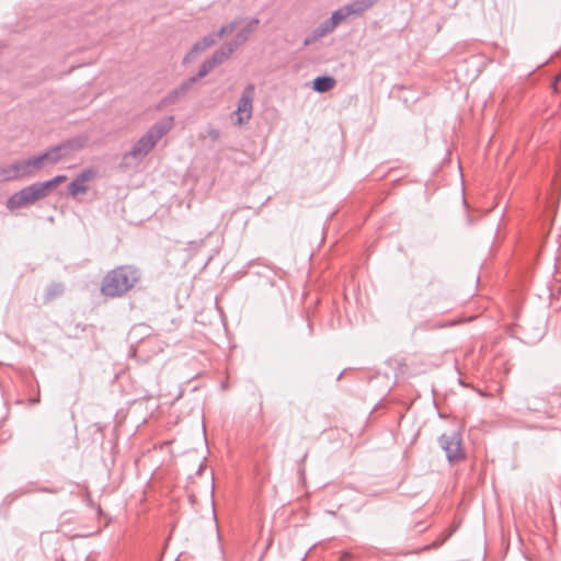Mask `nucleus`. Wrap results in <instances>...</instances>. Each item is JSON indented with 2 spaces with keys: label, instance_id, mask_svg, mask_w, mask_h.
<instances>
[{
  "label": "nucleus",
  "instance_id": "nucleus-16",
  "mask_svg": "<svg viewBox=\"0 0 561 561\" xmlns=\"http://www.w3.org/2000/svg\"><path fill=\"white\" fill-rule=\"evenodd\" d=\"M24 164L26 167V170H27L30 176L33 175L37 170H41L42 168H44L41 162V158L38 156L32 157L28 159H24Z\"/></svg>",
  "mask_w": 561,
  "mask_h": 561
},
{
  "label": "nucleus",
  "instance_id": "nucleus-8",
  "mask_svg": "<svg viewBox=\"0 0 561 561\" xmlns=\"http://www.w3.org/2000/svg\"><path fill=\"white\" fill-rule=\"evenodd\" d=\"M94 176V171L87 169L82 171L73 181L68 185V192L71 195L83 194L88 191L84 183Z\"/></svg>",
  "mask_w": 561,
  "mask_h": 561
},
{
  "label": "nucleus",
  "instance_id": "nucleus-18",
  "mask_svg": "<svg viewBox=\"0 0 561 561\" xmlns=\"http://www.w3.org/2000/svg\"><path fill=\"white\" fill-rule=\"evenodd\" d=\"M239 23H240V20L236 19V20L231 21L230 23L222 25L218 30V32L214 33L216 35V41L218 38H221L226 34H229V33L233 32L236 30V27L239 25Z\"/></svg>",
  "mask_w": 561,
  "mask_h": 561
},
{
  "label": "nucleus",
  "instance_id": "nucleus-5",
  "mask_svg": "<svg viewBox=\"0 0 561 561\" xmlns=\"http://www.w3.org/2000/svg\"><path fill=\"white\" fill-rule=\"evenodd\" d=\"M42 198L43 196L41 195L37 186L33 183L12 194L7 202V207L11 210L19 209L33 205Z\"/></svg>",
  "mask_w": 561,
  "mask_h": 561
},
{
  "label": "nucleus",
  "instance_id": "nucleus-22",
  "mask_svg": "<svg viewBox=\"0 0 561 561\" xmlns=\"http://www.w3.org/2000/svg\"><path fill=\"white\" fill-rule=\"evenodd\" d=\"M229 56L220 48L216 50L210 58V62L214 65V67H217L221 65L225 60H227Z\"/></svg>",
  "mask_w": 561,
  "mask_h": 561
},
{
  "label": "nucleus",
  "instance_id": "nucleus-11",
  "mask_svg": "<svg viewBox=\"0 0 561 561\" xmlns=\"http://www.w3.org/2000/svg\"><path fill=\"white\" fill-rule=\"evenodd\" d=\"M38 157L41 158L43 167H45L46 164H55L60 161L65 157V152H61V147L57 145L38 154Z\"/></svg>",
  "mask_w": 561,
  "mask_h": 561
},
{
  "label": "nucleus",
  "instance_id": "nucleus-14",
  "mask_svg": "<svg viewBox=\"0 0 561 561\" xmlns=\"http://www.w3.org/2000/svg\"><path fill=\"white\" fill-rule=\"evenodd\" d=\"M335 79L331 76H319L312 82V89L316 92L324 93L330 91L335 85Z\"/></svg>",
  "mask_w": 561,
  "mask_h": 561
},
{
  "label": "nucleus",
  "instance_id": "nucleus-21",
  "mask_svg": "<svg viewBox=\"0 0 561 561\" xmlns=\"http://www.w3.org/2000/svg\"><path fill=\"white\" fill-rule=\"evenodd\" d=\"M35 185L37 186L43 198L46 197L49 194V192L56 186L51 179L45 182H36Z\"/></svg>",
  "mask_w": 561,
  "mask_h": 561
},
{
  "label": "nucleus",
  "instance_id": "nucleus-13",
  "mask_svg": "<svg viewBox=\"0 0 561 561\" xmlns=\"http://www.w3.org/2000/svg\"><path fill=\"white\" fill-rule=\"evenodd\" d=\"M260 23V20L256 18L251 19L244 27H242L234 36V39L240 45L244 44L251 34L256 30L257 25Z\"/></svg>",
  "mask_w": 561,
  "mask_h": 561
},
{
  "label": "nucleus",
  "instance_id": "nucleus-12",
  "mask_svg": "<svg viewBox=\"0 0 561 561\" xmlns=\"http://www.w3.org/2000/svg\"><path fill=\"white\" fill-rule=\"evenodd\" d=\"M88 142L87 136H78L71 139H68L58 146L61 147V152H65V156H67L71 151H77L82 149Z\"/></svg>",
  "mask_w": 561,
  "mask_h": 561
},
{
  "label": "nucleus",
  "instance_id": "nucleus-19",
  "mask_svg": "<svg viewBox=\"0 0 561 561\" xmlns=\"http://www.w3.org/2000/svg\"><path fill=\"white\" fill-rule=\"evenodd\" d=\"M214 68H215L214 65L210 62L209 59H207L201 65L198 72L191 78L195 79V83H196L199 79L206 77Z\"/></svg>",
  "mask_w": 561,
  "mask_h": 561
},
{
  "label": "nucleus",
  "instance_id": "nucleus-6",
  "mask_svg": "<svg viewBox=\"0 0 561 561\" xmlns=\"http://www.w3.org/2000/svg\"><path fill=\"white\" fill-rule=\"evenodd\" d=\"M216 44V35L210 33L205 35L201 41H197L186 54L183 59L184 64L192 61L198 54L203 53L206 48Z\"/></svg>",
  "mask_w": 561,
  "mask_h": 561
},
{
  "label": "nucleus",
  "instance_id": "nucleus-4",
  "mask_svg": "<svg viewBox=\"0 0 561 561\" xmlns=\"http://www.w3.org/2000/svg\"><path fill=\"white\" fill-rule=\"evenodd\" d=\"M254 95L255 85L253 83H249L242 91V94L237 104V108L232 113V116L236 117V125H244L251 119L253 113Z\"/></svg>",
  "mask_w": 561,
  "mask_h": 561
},
{
  "label": "nucleus",
  "instance_id": "nucleus-26",
  "mask_svg": "<svg viewBox=\"0 0 561 561\" xmlns=\"http://www.w3.org/2000/svg\"><path fill=\"white\" fill-rule=\"evenodd\" d=\"M51 180H53V182L55 183V185H57V184H59V183H61V182L66 181V180H67V176H66V175H64V174H59V175L55 176V178H54V179H51Z\"/></svg>",
  "mask_w": 561,
  "mask_h": 561
},
{
  "label": "nucleus",
  "instance_id": "nucleus-29",
  "mask_svg": "<svg viewBox=\"0 0 561 561\" xmlns=\"http://www.w3.org/2000/svg\"><path fill=\"white\" fill-rule=\"evenodd\" d=\"M32 402L33 403H37V402H39V399L38 398H34V400Z\"/></svg>",
  "mask_w": 561,
  "mask_h": 561
},
{
  "label": "nucleus",
  "instance_id": "nucleus-27",
  "mask_svg": "<svg viewBox=\"0 0 561 561\" xmlns=\"http://www.w3.org/2000/svg\"><path fill=\"white\" fill-rule=\"evenodd\" d=\"M351 557L348 552H343L339 561H347Z\"/></svg>",
  "mask_w": 561,
  "mask_h": 561
},
{
  "label": "nucleus",
  "instance_id": "nucleus-7",
  "mask_svg": "<svg viewBox=\"0 0 561 561\" xmlns=\"http://www.w3.org/2000/svg\"><path fill=\"white\" fill-rule=\"evenodd\" d=\"M195 85V79L188 78L185 81H183L178 88L173 89L165 95V98L162 100L164 104H173L178 100L184 98L188 91L193 89Z\"/></svg>",
  "mask_w": 561,
  "mask_h": 561
},
{
  "label": "nucleus",
  "instance_id": "nucleus-20",
  "mask_svg": "<svg viewBox=\"0 0 561 561\" xmlns=\"http://www.w3.org/2000/svg\"><path fill=\"white\" fill-rule=\"evenodd\" d=\"M11 164H12V169L15 173V175H14L15 180L30 176V174L26 170V167L24 164V160H19Z\"/></svg>",
  "mask_w": 561,
  "mask_h": 561
},
{
  "label": "nucleus",
  "instance_id": "nucleus-1",
  "mask_svg": "<svg viewBox=\"0 0 561 561\" xmlns=\"http://www.w3.org/2000/svg\"><path fill=\"white\" fill-rule=\"evenodd\" d=\"M141 273L134 265H121L110 272L102 279L101 293L105 297L116 298L124 296L140 280Z\"/></svg>",
  "mask_w": 561,
  "mask_h": 561
},
{
  "label": "nucleus",
  "instance_id": "nucleus-24",
  "mask_svg": "<svg viewBox=\"0 0 561 561\" xmlns=\"http://www.w3.org/2000/svg\"><path fill=\"white\" fill-rule=\"evenodd\" d=\"M239 46L241 45L237 43V41L233 38L231 42L227 43L225 47H222L221 49L230 57Z\"/></svg>",
  "mask_w": 561,
  "mask_h": 561
},
{
  "label": "nucleus",
  "instance_id": "nucleus-2",
  "mask_svg": "<svg viewBox=\"0 0 561 561\" xmlns=\"http://www.w3.org/2000/svg\"><path fill=\"white\" fill-rule=\"evenodd\" d=\"M173 124V116H167L156 122L148 131L136 141L133 148L125 153V158H145L154 148L157 142L172 129Z\"/></svg>",
  "mask_w": 561,
  "mask_h": 561
},
{
  "label": "nucleus",
  "instance_id": "nucleus-25",
  "mask_svg": "<svg viewBox=\"0 0 561 561\" xmlns=\"http://www.w3.org/2000/svg\"><path fill=\"white\" fill-rule=\"evenodd\" d=\"M444 540H436L434 541L432 545L430 546H425L422 550H427V549H431V548H438L443 545Z\"/></svg>",
  "mask_w": 561,
  "mask_h": 561
},
{
  "label": "nucleus",
  "instance_id": "nucleus-28",
  "mask_svg": "<svg viewBox=\"0 0 561 561\" xmlns=\"http://www.w3.org/2000/svg\"><path fill=\"white\" fill-rule=\"evenodd\" d=\"M39 491L42 492H48V493H56L57 491L56 490H50L48 488H42Z\"/></svg>",
  "mask_w": 561,
  "mask_h": 561
},
{
  "label": "nucleus",
  "instance_id": "nucleus-30",
  "mask_svg": "<svg viewBox=\"0 0 561 561\" xmlns=\"http://www.w3.org/2000/svg\"><path fill=\"white\" fill-rule=\"evenodd\" d=\"M203 468H204V465L202 463V465L199 466L198 472H201V471L203 470Z\"/></svg>",
  "mask_w": 561,
  "mask_h": 561
},
{
  "label": "nucleus",
  "instance_id": "nucleus-10",
  "mask_svg": "<svg viewBox=\"0 0 561 561\" xmlns=\"http://www.w3.org/2000/svg\"><path fill=\"white\" fill-rule=\"evenodd\" d=\"M378 0H355L344 5L348 16L360 14L373 8Z\"/></svg>",
  "mask_w": 561,
  "mask_h": 561
},
{
  "label": "nucleus",
  "instance_id": "nucleus-15",
  "mask_svg": "<svg viewBox=\"0 0 561 561\" xmlns=\"http://www.w3.org/2000/svg\"><path fill=\"white\" fill-rule=\"evenodd\" d=\"M347 18L348 14L346 13V10L343 5L340 9L335 10L328 20L332 27L335 30V27Z\"/></svg>",
  "mask_w": 561,
  "mask_h": 561
},
{
  "label": "nucleus",
  "instance_id": "nucleus-3",
  "mask_svg": "<svg viewBox=\"0 0 561 561\" xmlns=\"http://www.w3.org/2000/svg\"><path fill=\"white\" fill-rule=\"evenodd\" d=\"M440 448L445 451L446 458L450 463L458 462L466 458L462 447V436L458 431L444 433L438 438Z\"/></svg>",
  "mask_w": 561,
  "mask_h": 561
},
{
  "label": "nucleus",
  "instance_id": "nucleus-9",
  "mask_svg": "<svg viewBox=\"0 0 561 561\" xmlns=\"http://www.w3.org/2000/svg\"><path fill=\"white\" fill-rule=\"evenodd\" d=\"M334 28L330 24L329 20H324L321 22L310 34H308L304 39V45L309 46L316 42H318L320 38L327 36L328 34L332 33Z\"/></svg>",
  "mask_w": 561,
  "mask_h": 561
},
{
  "label": "nucleus",
  "instance_id": "nucleus-23",
  "mask_svg": "<svg viewBox=\"0 0 561 561\" xmlns=\"http://www.w3.org/2000/svg\"><path fill=\"white\" fill-rule=\"evenodd\" d=\"M15 173L12 169V164L0 167V181H12L15 180Z\"/></svg>",
  "mask_w": 561,
  "mask_h": 561
},
{
  "label": "nucleus",
  "instance_id": "nucleus-17",
  "mask_svg": "<svg viewBox=\"0 0 561 561\" xmlns=\"http://www.w3.org/2000/svg\"><path fill=\"white\" fill-rule=\"evenodd\" d=\"M65 290V287L60 283H54L49 285L46 289V300H51L58 296H60Z\"/></svg>",
  "mask_w": 561,
  "mask_h": 561
}]
</instances>
